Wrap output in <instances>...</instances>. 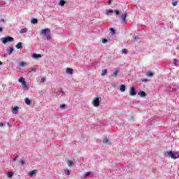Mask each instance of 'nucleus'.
<instances>
[{"label":"nucleus","mask_w":179,"mask_h":179,"mask_svg":"<svg viewBox=\"0 0 179 179\" xmlns=\"http://www.w3.org/2000/svg\"><path fill=\"white\" fill-rule=\"evenodd\" d=\"M125 89H126V87H125L124 85H120V92H124V91H125Z\"/></svg>","instance_id":"6ab92c4d"},{"label":"nucleus","mask_w":179,"mask_h":179,"mask_svg":"<svg viewBox=\"0 0 179 179\" xmlns=\"http://www.w3.org/2000/svg\"><path fill=\"white\" fill-rule=\"evenodd\" d=\"M50 33V29L47 28L45 29H42L41 34H43L44 36H46Z\"/></svg>","instance_id":"0eeeda50"},{"label":"nucleus","mask_w":179,"mask_h":179,"mask_svg":"<svg viewBox=\"0 0 179 179\" xmlns=\"http://www.w3.org/2000/svg\"><path fill=\"white\" fill-rule=\"evenodd\" d=\"M46 36V39L48 40V41H50V40H51V36H50V34H47V35H45Z\"/></svg>","instance_id":"72a5a7b5"},{"label":"nucleus","mask_w":179,"mask_h":179,"mask_svg":"<svg viewBox=\"0 0 179 179\" xmlns=\"http://www.w3.org/2000/svg\"><path fill=\"white\" fill-rule=\"evenodd\" d=\"M127 52H128V50H127V49L122 50V54H127Z\"/></svg>","instance_id":"473e14b6"},{"label":"nucleus","mask_w":179,"mask_h":179,"mask_svg":"<svg viewBox=\"0 0 179 179\" xmlns=\"http://www.w3.org/2000/svg\"><path fill=\"white\" fill-rule=\"evenodd\" d=\"M114 12H115V15H120V10H115Z\"/></svg>","instance_id":"e433bc0d"},{"label":"nucleus","mask_w":179,"mask_h":179,"mask_svg":"<svg viewBox=\"0 0 179 179\" xmlns=\"http://www.w3.org/2000/svg\"><path fill=\"white\" fill-rule=\"evenodd\" d=\"M24 101L25 104H27V106H30V104H31V101H30V99H29V98H25Z\"/></svg>","instance_id":"f8f14e48"},{"label":"nucleus","mask_w":179,"mask_h":179,"mask_svg":"<svg viewBox=\"0 0 179 179\" xmlns=\"http://www.w3.org/2000/svg\"><path fill=\"white\" fill-rule=\"evenodd\" d=\"M130 96H136V92L135 91V87H130Z\"/></svg>","instance_id":"39448f33"},{"label":"nucleus","mask_w":179,"mask_h":179,"mask_svg":"<svg viewBox=\"0 0 179 179\" xmlns=\"http://www.w3.org/2000/svg\"><path fill=\"white\" fill-rule=\"evenodd\" d=\"M33 58H34L35 59H37V58H41V55H40V54L37 55V54L34 53L33 55Z\"/></svg>","instance_id":"2eb2a0df"},{"label":"nucleus","mask_w":179,"mask_h":179,"mask_svg":"<svg viewBox=\"0 0 179 179\" xmlns=\"http://www.w3.org/2000/svg\"><path fill=\"white\" fill-rule=\"evenodd\" d=\"M110 142V140H108V138H104L103 140V143H105L106 145H107V143H108Z\"/></svg>","instance_id":"b1692460"},{"label":"nucleus","mask_w":179,"mask_h":179,"mask_svg":"<svg viewBox=\"0 0 179 179\" xmlns=\"http://www.w3.org/2000/svg\"><path fill=\"white\" fill-rule=\"evenodd\" d=\"M22 89H27V84H26V81L22 83Z\"/></svg>","instance_id":"5701e85b"},{"label":"nucleus","mask_w":179,"mask_h":179,"mask_svg":"<svg viewBox=\"0 0 179 179\" xmlns=\"http://www.w3.org/2000/svg\"><path fill=\"white\" fill-rule=\"evenodd\" d=\"M177 62H178V60L176 59H173V64H174V65H176V66H177Z\"/></svg>","instance_id":"58836bf2"},{"label":"nucleus","mask_w":179,"mask_h":179,"mask_svg":"<svg viewBox=\"0 0 179 179\" xmlns=\"http://www.w3.org/2000/svg\"><path fill=\"white\" fill-rule=\"evenodd\" d=\"M1 22H3V20H1Z\"/></svg>","instance_id":"603ef678"},{"label":"nucleus","mask_w":179,"mask_h":179,"mask_svg":"<svg viewBox=\"0 0 179 179\" xmlns=\"http://www.w3.org/2000/svg\"><path fill=\"white\" fill-rule=\"evenodd\" d=\"M41 82L42 83H44V82H45V78H42Z\"/></svg>","instance_id":"a19ab883"},{"label":"nucleus","mask_w":179,"mask_h":179,"mask_svg":"<svg viewBox=\"0 0 179 179\" xmlns=\"http://www.w3.org/2000/svg\"><path fill=\"white\" fill-rule=\"evenodd\" d=\"M145 75H146L147 76H148V77H152V76H153V73H151V72H147V73H145Z\"/></svg>","instance_id":"cd10ccee"},{"label":"nucleus","mask_w":179,"mask_h":179,"mask_svg":"<svg viewBox=\"0 0 179 179\" xmlns=\"http://www.w3.org/2000/svg\"><path fill=\"white\" fill-rule=\"evenodd\" d=\"M20 164L22 165V166H27V163L26 162V161H24V160H23V159H21V160L20 161Z\"/></svg>","instance_id":"aec40b11"},{"label":"nucleus","mask_w":179,"mask_h":179,"mask_svg":"<svg viewBox=\"0 0 179 179\" xmlns=\"http://www.w3.org/2000/svg\"><path fill=\"white\" fill-rule=\"evenodd\" d=\"M8 178H11V177H13V172L10 171L7 173Z\"/></svg>","instance_id":"412c9836"},{"label":"nucleus","mask_w":179,"mask_h":179,"mask_svg":"<svg viewBox=\"0 0 179 179\" xmlns=\"http://www.w3.org/2000/svg\"><path fill=\"white\" fill-rule=\"evenodd\" d=\"M65 107H66V104H62L60 106V108H62V109L64 108Z\"/></svg>","instance_id":"4c0bfd02"},{"label":"nucleus","mask_w":179,"mask_h":179,"mask_svg":"<svg viewBox=\"0 0 179 179\" xmlns=\"http://www.w3.org/2000/svg\"><path fill=\"white\" fill-rule=\"evenodd\" d=\"M1 65H3L2 62H0V66H1Z\"/></svg>","instance_id":"3c124183"},{"label":"nucleus","mask_w":179,"mask_h":179,"mask_svg":"<svg viewBox=\"0 0 179 179\" xmlns=\"http://www.w3.org/2000/svg\"><path fill=\"white\" fill-rule=\"evenodd\" d=\"M67 164L69 167H72V165L73 164V162L71 160L67 162Z\"/></svg>","instance_id":"393cba45"},{"label":"nucleus","mask_w":179,"mask_h":179,"mask_svg":"<svg viewBox=\"0 0 179 179\" xmlns=\"http://www.w3.org/2000/svg\"><path fill=\"white\" fill-rule=\"evenodd\" d=\"M89 176H90V172H87L84 174V177L85 178L89 177Z\"/></svg>","instance_id":"2f4dec72"},{"label":"nucleus","mask_w":179,"mask_h":179,"mask_svg":"<svg viewBox=\"0 0 179 179\" xmlns=\"http://www.w3.org/2000/svg\"><path fill=\"white\" fill-rule=\"evenodd\" d=\"M127 13L125 11L123 14L121 15V19L122 20V23H127Z\"/></svg>","instance_id":"20e7f679"},{"label":"nucleus","mask_w":179,"mask_h":179,"mask_svg":"<svg viewBox=\"0 0 179 179\" xmlns=\"http://www.w3.org/2000/svg\"><path fill=\"white\" fill-rule=\"evenodd\" d=\"M7 125H8V127H12V126L10 125V123H9V122L7 123Z\"/></svg>","instance_id":"a18cd8bd"},{"label":"nucleus","mask_w":179,"mask_h":179,"mask_svg":"<svg viewBox=\"0 0 179 179\" xmlns=\"http://www.w3.org/2000/svg\"><path fill=\"white\" fill-rule=\"evenodd\" d=\"M37 169H34L33 171H31L28 173V176H29V177H33V176H35V174H37Z\"/></svg>","instance_id":"423d86ee"},{"label":"nucleus","mask_w":179,"mask_h":179,"mask_svg":"<svg viewBox=\"0 0 179 179\" xmlns=\"http://www.w3.org/2000/svg\"><path fill=\"white\" fill-rule=\"evenodd\" d=\"M8 55H10L13 52V48H10L9 50H6Z\"/></svg>","instance_id":"ddd939ff"},{"label":"nucleus","mask_w":179,"mask_h":179,"mask_svg":"<svg viewBox=\"0 0 179 179\" xmlns=\"http://www.w3.org/2000/svg\"><path fill=\"white\" fill-rule=\"evenodd\" d=\"M59 5H60V6H64L65 5V1L62 0L59 1Z\"/></svg>","instance_id":"a878e982"},{"label":"nucleus","mask_w":179,"mask_h":179,"mask_svg":"<svg viewBox=\"0 0 179 179\" xmlns=\"http://www.w3.org/2000/svg\"><path fill=\"white\" fill-rule=\"evenodd\" d=\"M120 73V70L118 69H117L115 72L112 74V76L115 77L117 76V75H118V73Z\"/></svg>","instance_id":"dca6fc26"},{"label":"nucleus","mask_w":179,"mask_h":179,"mask_svg":"<svg viewBox=\"0 0 179 179\" xmlns=\"http://www.w3.org/2000/svg\"><path fill=\"white\" fill-rule=\"evenodd\" d=\"M113 12H114V10H108L106 12V15H110V13H113Z\"/></svg>","instance_id":"c85d7f7f"},{"label":"nucleus","mask_w":179,"mask_h":179,"mask_svg":"<svg viewBox=\"0 0 179 179\" xmlns=\"http://www.w3.org/2000/svg\"><path fill=\"white\" fill-rule=\"evenodd\" d=\"M66 73H68L69 75H72L73 73V69L71 68H67L66 69Z\"/></svg>","instance_id":"1a4fd4ad"},{"label":"nucleus","mask_w":179,"mask_h":179,"mask_svg":"<svg viewBox=\"0 0 179 179\" xmlns=\"http://www.w3.org/2000/svg\"><path fill=\"white\" fill-rule=\"evenodd\" d=\"M3 127V123L0 122V127Z\"/></svg>","instance_id":"c03bdc74"},{"label":"nucleus","mask_w":179,"mask_h":179,"mask_svg":"<svg viewBox=\"0 0 179 179\" xmlns=\"http://www.w3.org/2000/svg\"><path fill=\"white\" fill-rule=\"evenodd\" d=\"M16 160H17V157H14V158L13 159V162H16Z\"/></svg>","instance_id":"79ce46f5"},{"label":"nucleus","mask_w":179,"mask_h":179,"mask_svg":"<svg viewBox=\"0 0 179 179\" xmlns=\"http://www.w3.org/2000/svg\"><path fill=\"white\" fill-rule=\"evenodd\" d=\"M12 113H13V114H18V113H19V107L15 106L14 108H13Z\"/></svg>","instance_id":"6e6552de"},{"label":"nucleus","mask_w":179,"mask_h":179,"mask_svg":"<svg viewBox=\"0 0 179 179\" xmlns=\"http://www.w3.org/2000/svg\"><path fill=\"white\" fill-rule=\"evenodd\" d=\"M166 157H169V158L171 157V159H178L179 155H178V153L173 152V151H169L166 155Z\"/></svg>","instance_id":"f03ea898"},{"label":"nucleus","mask_w":179,"mask_h":179,"mask_svg":"<svg viewBox=\"0 0 179 179\" xmlns=\"http://www.w3.org/2000/svg\"><path fill=\"white\" fill-rule=\"evenodd\" d=\"M64 173L66 176H71V171L68 169L64 170Z\"/></svg>","instance_id":"4be33fe9"},{"label":"nucleus","mask_w":179,"mask_h":179,"mask_svg":"<svg viewBox=\"0 0 179 179\" xmlns=\"http://www.w3.org/2000/svg\"><path fill=\"white\" fill-rule=\"evenodd\" d=\"M25 65H26V63L23 62L20 63V66H24Z\"/></svg>","instance_id":"c9c22d12"},{"label":"nucleus","mask_w":179,"mask_h":179,"mask_svg":"<svg viewBox=\"0 0 179 179\" xmlns=\"http://www.w3.org/2000/svg\"><path fill=\"white\" fill-rule=\"evenodd\" d=\"M31 72H36V69H33L31 70Z\"/></svg>","instance_id":"de8ad7c7"},{"label":"nucleus","mask_w":179,"mask_h":179,"mask_svg":"<svg viewBox=\"0 0 179 179\" xmlns=\"http://www.w3.org/2000/svg\"><path fill=\"white\" fill-rule=\"evenodd\" d=\"M138 96H140V97H146V92H145V91H141L138 92Z\"/></svg>","instance_id":"9d476101"},{"label":"nucleus","mask_w":179,"mask_h":179,"mask_svg":"<svg viewBox=\"0 0 179 179\" xmlns=\"http://www.w3.org/2000/svg\"><path fill=\"white\" fill-rule=\"evenodd\" d=\"M141 80H142L143 82H144L145 83H148V79L143 78Z\"/></svg>","instance_id":"ea45409f"},{"label":"nucleus","mask_w":179,"mask_h":179,"mask_svg":"<svg viewBox=\"0 0 179 179\" xmlns=\"http://www.w3.org/2000/svg\"><path fill=\"white\" fill-rule=\"evenodd\" d=\"M134 40H138V36H136H136H134Z\"/></svg>","instance_id":"37998d69"},{"label":"nucleus","mask_w":179,"mask_h":179,"mask_svg":"<svg viewBox=\"0 0 179 179\" xmlns=\"http://www.w3.org/2000/svg\"><path fill=\"white\" fill-rule=\"evenodd\" d=\"M62 94H65V92L62 90Z\"/></svg>","instance_id":"09e8293b"},{"label":"nucleus","mask_w":179,"mask_h":179,"mask_svg":"<svg viewBox=\"0 0 179 179\" xmlns=\"http://www.w3.org/2000/svg\"><path fill=\"white\" fill-rule=\"evenodd\" d=\"M111 2H112L111 1H108L109 5H111Z\"/></svg>","instance_id":"8fccbe9b"},{"label":"nucleus","mask_w":179,"mask_h":179,"mask_svg":"<svg viewBox=\"0 0 179 179\" xmlns=\"http://www.w3.org/2000/svg\"><path fill=\"white\" fill-rule=\"evenodd\" d=\"M31 22L32 24H37V23H38V20H37V18H32Z\"/></svg>","instance_id":"9b49d317"},{"label":"nucleus","mask_w":179,"mask_h":179,"mask_svg":"<svg viewBox=\"0 0 179 179\" xmlns=\"http://www.w3.org/2000/svg\"><path fill=\"white\" fill-rule=\"evenodd\" d=\"M102 43L103 44H106V43H108V40H107L106 38H104L102 40Z\"/></svg>","instance_id":"f704fd0d"},{"label":"nucleus","mask_w":179,"mask_h":179,"mask_svg":"<svg viewBox=\"0 0 179 179\" xmlns=\"http://www.w3.org/2000/svg\"><path fill=\"white\" fill-rule=\"evenodd\" d=\"M18 82H20V83H23V82H25L24 78H19Z\"/></svg>","instance_id":"7c9ffc66"},{"label":"nucleus","mask_w":179,"mask_h":179,"mask_svg":"<svg viewBox=\"0 0 179 179\" xmlns=\"http://www.w3.org/2000/svg\"><path fill=\"white\" fill-rule=\"evenodd\" d=\"M110 31L111 34H115V29H114V28L113 27L110 28Z\"/></svg>","instance_id":"bb28decb"},{"label":"nucleus","mask_w":179,"mask_h":179,"mask_svg":"<svg viewBox=\"0 0 179 179\" xmlns=\"http://www.w3.org/2000/svg\"><path fill=\"white\" fill-rule=\"evenodd\" d=\"M3 28H2V27H0V32H1V31H3Z\"/></svg>","instance_id":"49530a36"},{"label":"nucleus","mask_w":179,"mask_h":179,"mask_svg":"<svg viewBox=\"0 0 179 179\" xmlns=\"http://www.w3.org/2000/svg\"><path fill=\"white\" fill-rule=\"evenodd\" d=\"M177 3H178V1H172V5L173 6H177Z\"/></svg>","instance_id":"c756f323"},{"label":"nucleus","mask_w":179,"mask_h":179,"mask_svg":"<svg viewBox=\"0 0 179 179\" xmlns=\"http://www.w3.org/2000/svg\"><path fill=\"white\" fill-rule=\"evenodd\" d=\"M92 104L94 107H99L100 106V98L96 97L93 101H92Z\"/></svg>","instance_id":"7ed1b4c3"},{"label":"nucleus","mask_w":179,"mask_h":179,"mask_svg":"<svg viewBox=\"0 0 179 179\" xmlns=\"http://www.w3.org/2000/svg\"><path fill=\"white\" fill-rule=\"evenodd\" d=\"M107 72H108L107 69H103L102 72L101 73V76H106V75H107Z\"/></svg>","instance_id":"4468645a"},{"label":"nucleus","mask_w":179,"mask_h":179,"mask_svg":"<svg viewBox=\"0 0 179 179\" xmlns=\"http://www.w3.org/2000/svg\"><path fill=\"white\" fill-rule=\"evenodd\" d=\"M1 43L3 44H7V43H13V41H15V38L11 36H6L1 38Z\"/></svg>","instance_id":"f257e3e1"},{"label":"nucleus","mask_w":179,"mask_h":179,"mask_svg":"<svg viewBox=\"0 0 179 179\" xmlns=\"http://www.w3.org/2000/svg\"><path fill=\"white\" fill-rule=\"evenodd\" d=\"M15 48H17V50H20L22 48V42H19L16 45Z\"/></svg>","instance_id":"a211bd4d"},{"label":"nucleus","mask_w":179,"mask_h":179,"mask_svg":"<svg viewBox=\"0 0 179 179\" xmlns=\"http://www.w3.org/2000/svg\"><path fill=\"white\" fill-rule=\"evenodd\" d=\"M27 28H23L20 31V34H23L24 33H27Z\"/></svg>","instance_id":"f3484780"}]
</instances>
